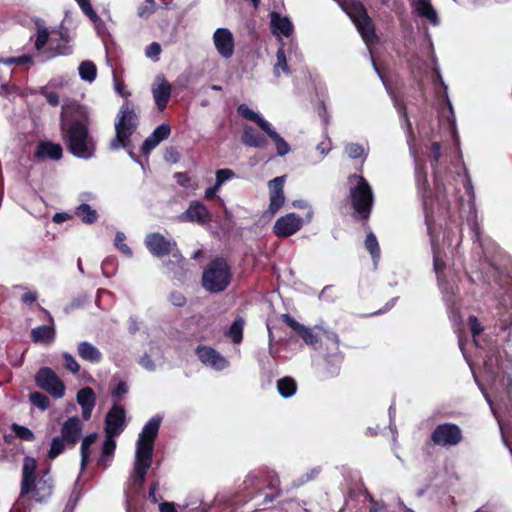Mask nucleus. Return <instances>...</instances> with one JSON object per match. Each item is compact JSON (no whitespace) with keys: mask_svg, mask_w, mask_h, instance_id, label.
<instances>
[{"mask_svg":"<svg viewBox=\"0 0 512 512\" xmlns=\"http://www.w3.org/2000/svg\"><path fill=\"white\" fill-rule=\"evenodd\" d=\"M158 484L156 482L151 483L148 491V498L151 502L157 503L158 499L156 497V490H157Z\"/></svg>","mask_w":512,"mask_h":512,"instance_id":"69168bd1","label":"nucleus"},{"mask_svg":"<svg viewBox=\"0 0 512 512\" xmlns=\"http://www.w3.org/2000/svg\"><path fill=\"white\" fill-rule=\"evenodd\" d=\"M161 51H162V49H161L160 44L157 42H152L151 44H149L146 47L145 55L148 58H154V57H158L160 55Z\"/></svg>","mask_w":512,"mask_h":512,"instance_id":"052dcab7","label":"nucleus"},{"mask_svg":"<svg viewBox=\"0 0 512 512\" xmlns=\"http://www.w3.org/2000/svg\"><path fill=\"white\" fill-rule=\"evenodd\" d=\"M77 402L81 407L95 406L96 395L91 387H84L77 392Z\"/></svg>","mask_w":512,"mask_h":512,"instance_id":"e433bc0d","label":"nucleus"},{"mask_svg":"<svg viewBox=\"0 0 512 512\" xmlns=\"http://www.w3.org/2000/svg\"><path fill=\"white\" fill-rule=\"evenodd\" d=\"M180 220L204 225L211 221V213L201 202L192 201L188 209L181 214Z\"/></svg>","mask_w":512,"mask_h":512,"instance_id":"f3484780","label":"nucleus"},{"mask_svg":"<svg viewBox=\"0 0 512 512\" xmlns=\"http://www.w3.org/2000/svg\"><path fill=\"white\" fill-rule=\"evenodd\" d=\"M271 26L273 32H279L286 37H289L293 32L291 21L287 17H281L277 12L271 13Z\"/></svg>","mask_w":512,"mask_h":512,"instance_id":"c85d7f7f","label":"nucleus"},{"mask_svg":"<svg viewBox=\"0 0 512 512\" xmlns=\"http://www.w3.org/2000/svg\"><path fill=\"white\" fill-rule=\"evenodd\" d=\"M60 128L68 151L77 158L93 157L96 146L89 133V116L86 108L73 101L62 105Z\"/></svg>","mask_w":512,"mask_h":512,"instance_id":"f257e3e1","label":"nucleus"},{"mask_svg":"<svg viewBox=\"0 0 512 512\" xmlns=\"http://www.w3.org/2000/svg\"><path fill=\"white\" fill-rule=\"evenodd\" d=\"M97 439L96 433H91L86 435L81 442L80 454H81V469L84 470L89 461L91 455V446L95 443Z\"/></svg>","mask_w":512,"mask_h":512,"instance_id":"473e14b6","label":"nucleus"},{"mask_svg":"<svg viewBox=\"0 0 512 512\" xmlns=\"http://www.w3.org/2000/svg\"><path fill=\"white\" fill-rule=\"evenodd\" d=\"M34 157L38 160L59 161L63 157V148L58 143L48 140L40 141L36 146Z\"/></svg>","mask_w":512,"mask_h":512,"instance_id":"6ab92c4d","label":"nucleus"},{"mask_svg":"<svg viewBox=\"0 0 512 512\" xmlns=\"http://www.w3.org/2000/svg\"><path fill=\"white\" fill-rule=\"evenodd\" d=\"M463 439L460 427L454 423H443L433 430L430 442L438 446H456Z\"/></svg>","mask_w":512,"mask_h":512,"instance_id":"9d476101","label":"nucleus"},{"mask_svg":"<svg viewBox=\"0 0 512 512\" xmlns=\"http://www.w3.org/2000/svg\"><path fill=\"white\" fill-rule=\"evenodd\" d=\"M138 127V116L135 112L134 104L125 101L119 109L115 122V138L110 142V149L117 150L120 147L126 149L130 157L139 162L138 157L132 151L130 137Z\"/></svg>","mask_w":512,"mask_h":512,"instance_id":"20e7f679","label":"nucleus"},{"mask_svg":"<svg viewBox=\"0 0 512 512\" xmlns=\"http://www.w3.org/2000/svg\"><path fill=\"white\" fill-rule=\"evenodd\" d=\"M233 273L228 261L217 256L209 261L201 278L202 287L212 294L225 291L231 284Z\"/></svg>","mask_w":512,"mask_h":512,"instance_id":"39448f33","label":"nucleus"},{"mask_svg":"<svg viewBox=\"0 0 512 512\" xmlns=\"http://www.w3.org/2000/svg\"><path fill=\"white\" fill-rule=\"evenodd\" d=\"M468 326L470 329V332L473 336L474 342L478 346V337L482 334L484 331V326L481 324V322L478 320V318L474 315H470L468 317Z\"/></svg>","mask_w":512,"mask_h":512,"instance_id":"c03bdc74","label":"nucleus"},{"mask_svg":"<svg viewBox=\"0 0 512 512\" xmlns=\"http://www.w3.org/2000/svg\"><path fill=\"white\" fill-rule=\"evenodd\" d=\"M411 6L420 16L428 19L431 23H438V15L429 0H412Z\"/></svg>","mask_w":512,"mask_h":512,"instance_id":"393cba45","label":"nucleus"},{"mask_svg":"<svg viewBox=\"0 0 512 512\" xmlns=\"http://www.w3.org/2000/svg\"><path fill=\"white\" fill-rule=\"evenodd\" d=\"M114 436L106 435V438L102 445V450L100 457L98 459V464L103 468H108L111 465L112 459L114 457V453L116 450V441Z\"/></svg>","mask_w":512,"mask_h":512,"instance_id":"a878e982","label":"nucleus"},{"mask_svg":"<svg viewBox=\"0 0 512 512\" xmlns=\"http://www.w3.org/2000/svg\"><path fill=\"white\" fill-rule=\"evenodd\" d=\"M356 179V186L350 189L351 205L355 211V218L367 222L373 206V191L363 176L353 175L350 179Z\"/></svg>","mask_w":512,"mask_h":512,"instance_id":"423d86ee","label":"nucleus"},{"mask_svg":"<svg viewBox=\"0 0 512 512\" xmlns=\"http://www.w3.org/2000/svg\"><path fill=\"white\" fill-rule=\"evenodd\" d=\"M126 236L122 232H117L115 236V246L116 248L123 253L124 255L130 257L132 256V250L131 248L125 243Z\"/></svg>","mask_w":512,"mask_h":512,"instance_id":"49530a36","label":"nucleus"},{"mask_svg":"<svg viewBox=\"0 0 512 512\" xmlns=\"http://www.w3.org/2000/svg\"><path fill=\"white\" fill-rule=\"evenodd\" d=\"M171 128L168 124H161L155 128L149 137H147L142 146L141 153L148 155L160 142L170 136Z\"/></svg>","mask_w":512,"mask_h":512,"instance_id":"412c9836","label":"nucleus"},{"mask_svg":"<svg viewBox=\"0 0 512 512\" xmlns=\"http://www.w3.org/2000/svg\"><path fill=\"white\" fill-rule=\"evenodd\" d=\"M238 114L243 117L246 120L252 121L257 124V126L262 130L265 131L268 129V126L270 123L266 121L264 118H262L258 113L253 111L248 107L246 104H240L237 107Z\"/></svg>","mask_w":512,"mask_h":512,"instance_id":"c756f323","label":"nucleus"},{"mask_svg":"<svg viewBox=\"0 0 512 512\" xmlns=\"http://www.w3.org/2000/svg\"><path fill=\"white\" fill-rule=\"evenodd\" d=\"M11 430L15 433V435L24 441H34L35 435L32 430L29 428L19 425L17 423H13L11 425Z\"/></svg>","mask_w":512,"mask_h":512,"instance_id":"a18cd8bd","label":"nucleus"},{"mask_svg":"<svg viewBox=\"0 0 512 512\" xmlns=\"http://www.w3.org/2000/svg\"><path fill=\"white\" fill-rule=\"evenodd\" d=\"M245 326V320L241 316L235 317L231 326L225 333V335L232 340L234 344H240L243 340V331Z\"/></svg>","mask_w":512,"mask_h":512,"instance_id":"2f4dec72","label":"nucleus"},{"mask_svg":"<svg viewBox=\"0 0 512 512\" xmlns=\"http://www.w3.org/2000/svg\"><path fill=\"white\" fill-rule=\"evenodd\" d=\"M366 250L370 253L373 261H377L380 258L381 250L378 240L373 232H369L364 242Z\"/></svg>","mask_w":512,"mask_h":512,"instance_id":"58836bf2","label":"nucleus"},{"mask_svg":"<svg viewBox=\"0 0 512 512\" xmlns=\"http://www.w3.org/2000/svg\"><path fill=\"white\" fill-rule=\"evenodd\" d=\"M279 68L282 69V71L285 74L290 73V69H289V66L287 63V59H286V54L282 47L279 48L276 53V64H275L274 69H275V71H277Z\"/></svg>","mask_w":512,"mask_h":512,"instance_id":"8fccbe9b","label":"nucleus"},{"mask_svg":"<svg viewBox=\"0 0 512 512\" xmlns=\"http://www.w3.org/2000/svg\"><path fill=\"white\" fill-rule=\"evenodd\" d=\"M37 387L46 391L54 398H62L65 394V385L55 371L49 367H42L35 375Z\"/></svg>","mask_w":512,"mask_h":512,"instance_id":"1a4fd4ad","label":"nucleus"},{"mask_svg":"<svg viewBox=\"0 0 512 512\" xmlns=\"http://www.w3.org/2000/svg\"><path fill=\"white\" fill-rule=\"evenodd\" d=\"M30 402L42 411H45L50 406L49 398L41 392H32L29 395Z\"/></svg>","mask_w":512,"mask_h":512,"instance_id":"37998d69","label":"nucleus"},{"mask_svg":"<svg viewBox=\"0 0 512 512\" xmlns=\"http://www.w3.org/2000/svg\"><path fill=\"white\" fill-rule=\"evenodd\" d=\"M71 215L67 214V213H64V212H60V213H55L53 215V222L57 223V224H60V223H63L69 219H71Z\"/></svg>","mask_w":512,"mask_h":512,"instance_id":"0e129e2a","label":"nucleus"},{"mask_svg":"<svg viewBox=\"0 0 512 512\" xmlns=\"http://www.w3.org/2000/svg\"><path fill=\"white\" fill-rule=\"evenodd\" d=\"M303 226V219L296 213H288L278 218L273 225V233L278 238H288Z\"/></svg>","mask_w":512,"mask_h":512,"instance_id":"f8f14e48","label":"nucleus"},{"mask_svg":"<svg viewBox=\"0 0 512 512\" xmlns=\"http://www.w3.org/2000/svg\"><path fill=\"white\" fill-rule=\"evenodd\" d=\"M355 25L365 43L375 44L378 42L379 38L376 34L375 24L369 15L355 23Z\"/></svg>","mask_w":512,"mask_h":512,"instance_id":"5701e85b","label":"nucleus"},{"mask_svg":"<svg viewBox=\"0 0 512 512\" xmlns=\"http://www.w3.org/2000/svg\"><path fill=\"white\" fill-rule=\"evenodd\" d=\"M55 338V329L51 325H41L31 330V340L34 343L49 344Z\"/></svg>","mask_w":512,"mask_h":512,"instance_id":"cd10ccee","label":"nucleus"},{"mask_svg":"<svg viewBox=\"0 0 512 512\" xmlns=\"http://www.w3.org/2000/svg\"><path fill=\"white\" fill-rule=\"evenodd\" d=\"M62 358L64 361V367L67 370L71 371L74 374H77L80 371L79 363L75 360V358L70 353L64 352L62 354Z\"/></svg>","mask_w":512,"mask_h":512,"instance_id":"864d4df0","label":"nucleus"},{"mask_svg":"<svg viewBox=\"0 0 512 512\" xmlns=\"http://www.w3.org/2000/svg\"><path fill=\"white\" fill-rule=\"evenodd\" d=\"M156 11V2L155 0H145L138 7V15L142 18H147Z\"/></svg>","mask_w":512,"mask_h":512,"instance_id":"09e8293b","label":"nucleus"},{"mask_svg":"<svg viewBox=\"0 0 512 512\" xmlns=\"http://www.w3.org/2000/svg\"><path fill=\"white\" fill-rule=\"evenodd\" d=\"M145 246L148 251L157 258L165 256L178 257L180 250L176 241L166 238L159 232L149 233L144 240Z\"/></svg>","mask_w":512,"mask_h":512,"instance_id":"6e6552de","label":"nucleus"},{"mask_svg":"<svg viewBox=\"0 0 512 512\" xmlns=\"http://www.w3.org/2000/svg\"><path fill=\"white\" fill-rule=\"evenodd\" d=\"M169 301L177 307H183L187 302L186 297L180 291H172L169 294Z\"/></svg>","mask_w":512,"mask_h":512,"instance_id":"bf43d9fd","label":"nucleus"},{"mask_svg":"<svg viewBox=\"0 0 512 512\" xmlns=\"http://www.w3.org/2000/svg\"><path fill=\"white\" fill-rule=\"evenodd\" d=\"M433 267L436 274L439 276L441 273H443L446 264L444 260L438 255V253H434L433 257Z\"/></svg>","mask_w":512,"mask_h":512,"instance_id":"680f3d73","label":"nucleus"},{"mask_svg":"<svg viewBox=\"0 0 512 512\" xmlns=\"http://www.w3.org/2000/svg\"><path fill=\"white\" fill-rule=\"evenodd\" d=\"M67 443L60 435L55 436L51 440L50 449L48 450L47 457L50 460L56 459L66 449Z\"/></svg>","mask_w":512,"mask_h":512,"instance_id":"4c0bfd02","label":"nucleus"},{"mask_svg":"<svg viewBox=\"0 0 512 512\" xmlns=\"http://www.w3.org/2000/svg\"><path fill=\"white\" fill-rule=\"evenodd\" d=\"M345 151L352 159H358L364 155V148L358 143L348 144L345 148Z\"/></svg>","mask_w":512,"mask_h":512,"instance_id":"5fc2aeb1","label":"nucleus"},{"mask_svg":"<svg viewBox=\"0 0 512 512\" xmlns=\"http://www.w3.org/2000/svg\"><path fill=\"white\" fill-rule=\"evenodd\" d=\"M75 214L85 224H93L98 218L97 211L92 209V207L87 203L79 205L76 208Z\"/></svg>","mask_w":512,"mask_h":512,"instance_id":"f704fd0d","label":"nucleus"},{"mask_svg":"<svg viewBox=\"0 0 512 512\" xmlns=\"http://www.w3.org/2000/svg\"><path fill=\"white\" fill-rule=\"evenodd\" d=\"M241 141L244 145L254 148H264L267 145L266 137L250 125L244 126Z\"/></svg>","mask_w":512,"mask_h":512,"instance_id":"4be33fe9","label":"nucleus"},{"mask_svg":"<svg viewBox=\"0 0 512 512\" xmlns=\"http://www.w3.org/2000/svg\"><path fill=\"white\" fill-rule=\"evenodd\" d=\"M79 75L83 80L93 81L97 76L96 65L91 61H83L79 66Z\"/></svg>","mask_w":512,"mask_h":512,"instance_id":"ea45409f","label":"nucleus"},{"mask_svg":"<svg viewBox=\"0 0 512 512\" xmlns=\"http://www.w3.org/2000/svg\"><path fill=\"white\" fill-rule=\"evenodd\" d=\"M186 260L180 253L179 258L170 256V259L165 263V266L175 275H182L184 273Z\"/></svg>","mask_w":512,"mask_h":512,"instance_id":"79ce46f5","label":"nucleus"},{"mask_svg":"<svg viewBox=\"0 0 512 512\" xmlns=\"http://www.w3.org/2000/svg\"><path fill=\"white\" fill-rule=\"evenodd\" d=\"M39 94L44 96L47 102L53 107L58 106L60 103L59 94L55 91H49L47 86L40 87Z\"/></svg>","mask_w":512,"mask_h":512,"instance_id":"3c124183","label":"nucleus"},{"mask_svg":"<svg viewBox=\"0 0 512 512\" xmlns=\"http://www.w3.org/2000/svg\"><path fill=\"white\" fill-rule=\"evenodd\" d=\"M280 320L291 328L293 333L299 336L307 345L316 348L320 343L318 335L311 328L296 321L289 313L281 314Z\"/></svg>","mask_w":512,"mask_h":512,"instance_id":"ddd939ff","label":"nucleus"},{"mask_svg":"<svg viewBox=\"0 0 512 512\" xmlns=\"http://www.w3.org/2000/svg\"><path fill=\"white\" fill-rule=\"evenodd\" d=\"M37 461L33 457L26 456L23 460L21 488L17 504L28 497L38 503L46 502L53 494L54 481L46 470L42 475L36 477Z\"/></svg>","mask_w":512,"mask_h":512,"instance_id":"7ed1b4c3","label":"nucleus"},{"mask_svg":"<svg viewBox=\"0 0 512 512\" xmlns=\"http://www.w3.org/2000/svg\"><path fill=\"white\" fill-rule=\"evenodd\" d=\"M277 390L284 398L293 396L297 391V383L292 377H283L277 381Z\"/></svg>","mask_w":512,"mask_h":512,"instance_id":"72a5a7b5","label":"nucleus"},{"mask_svg":"<svg viewBox=\"0 0 512 512\" xmlns=\"http://www.w3.org/2000/svg\"><path fill=\"white\" fill-rule=\"evenodd\" d=\"M37 299L36 293L26 292L21 296V300L25 304H32Z\"/></svg>","mask_w":512,"mask_h":512,"instance_id":"338daca9","label":"nucleus"},{"mask_svg":"<svg viewBox=\"0 0 512 512\" xmlns=\"http://www.w3.org/2000/svg\"><path fill=\"white\" fill-rule=\"evenodd\" d=\"M214 44L217 52L223 58H230L234 53V38L231 31L227 28H218L213 35Z\"/></svg>","mask_w":512,"mask_h":512,"instance_id":"dca6fc26","label":"nucleus"},{"mask_svg":"<svg viewBox=\"0 0 512 512\" xmlns=\"http://www.w3.org/2000/svg\"><path fill=\"white\" fill-rule=\"evenodd\" d=\"M345 10L354 24L368 16L366 7L360 1L347 0L345 2Z\"/></svg>","mask_w":512,"mask_h":512,"instance_id":"7c9ffc66","label":"nucleus"},{"mask_svg":"<svg viewBox=\"0 0 512 512\" xmlns=\"http://www.w3.org/2000/svg\"><path fill=\"white\" fill-rule=\"evenodd\" d=\"M160 512H177L175 506L171 502H163L159 506Z\"/></svg>","mask_w":512,"mask_h":512,"instance_id":"774afa93","label":"nucleus"},{"mask_svg":"<svg viewBox=\"0 0 512 512\" xmlns=\"http://www.w3.org/2000/svg\"><path fill=\"white\" fill-rule=\"evenodd\" d=\"M126 427V413L122 405L114 403L105 417V434L117 437Z\"/></svg>","mask_w":512,"mask_h":512,"instance_id":"9b49d317","label":"nucleus"},{"mask_svg":"<svg viewBox=\"0 0 512 512\" xmlns=\"http://www.w3.org/2000/svg\"><path fill=\"white\" fill-rule=\"evenodd\" d=\"M415 178L417 183L418 192L421 195L423 202V209L425 214V223L429 235H432L434 230V216L432 208L428 207V200L431 199V189L427 178V171L424 164H416Z\"/></svg>","mask_w":512,"mask_h":512,"instance_id":"0eeeda50","label":"nucleus"},{"mask_svg":"<svg viewBox=\"0 0 512 512\" xmlns=\"http://www.w3.org/2000/svg\"><path fill=\"white\" fill-rule=\"evenodd\" d=\"M264 132L274 141L279 156H284L289 152V144L274 129H272L271 124Z\"/></svg>","mask_w":512,"mask_h":512,"instance_id":"c9c22d12","label":"nucleus"},{"mask_svg":"<svg viewBox=\"0 0 512 512\" xmlns=\"http://www.w3.org/2000/svg\"><path fill=\"white\" fill-rule=\"evenodd\" d=\"M77 352L81 359L91 363H99L102 359L100 350L87 341L78 344Z\"/></svg>","mask_w":512,"mask_h":512,"instance_id":"bb28decb","label":"nucleus"},{"mask_svg":"<svg viewBox=\"0 0 512 512\" xmlns=\"http://www.w3.org/2000/svg\"><path fill=\"white\" fill-rule=\"evenodd\" d=\"M171 90V84L165 79H163L156 88H153V98L160 111H163L167 107L171 96Z\"/></svg>","mask_w":512,"mask_h":512,"instance_id":"b1692460","label":"nucleus"},{"mask_svg":"<svg viewBox=\"0 0 512 512\" xmlns=\"http://www.w3.org/2000/svg\"><path fill=\"white\" fill-rule=\"evenodd\" d=\"M395 107L401 119L404 120L409 129H411V123L407 113V107L403 101L395 100Z\"/></svg>","mask_w":512,"mask_h":512,"instance_id":"13d9d810","label":"nucleus"},{"mask_svg":"<svg viewBox=\"0 0 512 512\" xmlns=\"http://www.w3.org/2000/svg\"><path fill=\"white\" fill-rule=\"evenodd\" d=\"M78 5L80 6L83 13L94 23L95 27L98 29L99 25H101L103 22L92 8L90 0H81Z\"/></svg>","mask_w":512,"mask_h":512,"instance_id":"a19ab883","label":"nucleus"},{"mask_svg":"<svg viewBox=\"0 0 512 512\" xmlns=\"http://www.w3.org/2000/svg\"><path fill=\"white\" fill-rule=\"evenodd\" d=\"M83 424L77 416L69 417L61 426L60 436L66 440L67 447L76 446L82 436Z\"/></svg>","mask_w":512,"mask_h":512,"instance_id":"2eb2a0df","label":"nucleus"},{"mask_svg":"<svg viewBox=\"0 0 512 512\" xmlns=\"http://www.w3.org/2000/svg\"><path fill=\"white\" fill-rule=\"evenodd\" d=\"M31 62V57L28 55H21L18 57H11L6 60L7 64L24 65Z\"/></svg>","mask_w":512,"mask_h":512,"instance_id":"e2e57ef3","label":"nucleus"},{"mask_svg":"<svg viewBox=\"0 0 512 512\" xmlns=\"http://www.w3.org/2000/svg\"><path fill=\"white\" fill-rule=\"evenodd\" d=\"M284 182L285 176L275 177L270 180L268 183L270 189V204L269 211L272 214H275L280 210V208L284 205L285 196H284Z\"/></svg>","mask_w":512,"mask_h":512,"instance_id":"a211bd4d","label":"nucleus"},{"mask_svg":"<svg viewBox=\"0 0 512 512\" xmlns=\"http://www.w3.org/2000/svg\"><path fill=\"white\" fill-rule=\"evenodd\" d=\"M128 392V385L125 381H120L111 391L115 403L119 402L121 398Z\"/></svg>","mask_w":512,"mask_h":512,"instance_id":"6e6d98bb","label":"nucleus"},{"mask_svg":"<svg viewBox=\"0 0 512 512\" xmlns=\"http://www.w3.org/2000/svg\"><path fill=\"white\" fill-rule=\"evenodd\" d=\"M162 418L158 415L152 417L143 427L136 443V454L132 481L141 488L149 468L153 462V450Z\"/></svg>","mask_w":512,"mask_h":512,"instance_id":"f03ea898","label":"nucleus"},{"mask_svg":"<svg viewBox=\"0 0 512 512\" xmlns=\"http://www.w3.org/2000/svg\"><path fill=\"white\" fill-rule=\"evenodd\" d=\"M235 173L231 169H219L216 172V184L221 186L225 181L233 178Z\"/></svg>","mask_w":512,"mask_h":512,"instance_id":"4d7b16f0","label":"nucleus"},{"mask_svg":"<svg viewBox=\"0 0 512 512\" xmlns=\"http://www.w3.org/2000/svg\"><path fill=\"white\" fill-rule=\"evenodd\" d=\"M431 167L435 171L441 158V145L439 142H432L430 146Z\"/></svg>","mask_w":512,"mask_h":512,"instance_id":"603ef678","label":"nucleus"},{"mask_svg":"<svg viewBox=\"0 0 512 512\" xmlns=\"http://www.w3.org/2000/svg\"><path fill=\"white\" fill-rule=\"evenodd\" d=\"M49 41V31L46 27H39L37 30V37L35 40V48L41 51Z\"/></svg>","mask_w":512,"mask_h":512,"instance_id":"de8ad7c7","label":"nucleus"},{"mask_svg":"<svg viewBox=\"0 0 512 512\" xmlns=\"http://www.w3.org/2000/svg\"><path fill=\"white\" fill-rule=\"evenodd\" d=\"M342 359L339 355H328L323 359L318 369L320 380L326 381L340 374Z\"/></svg>","mask_w":512,"mask_h":512,"instance_id":"aec40b11","label":"nucleus"},{"mask_svg":"<svg viewBox=\"0 0 512 512\" xmlns=\"http://www.w3.org/2000/svg\"><path fill=\"white\" fill-rule=\"evenodd\" d=\"M195 353L204 365L210 366L216 370H223L229 364L224 356L210 346L199 345Z\"/></svg>","mask_w":512,"mask_h":512,"instance_id":"4468645a","label":"nucleus"}]
</instances>
